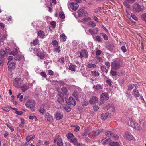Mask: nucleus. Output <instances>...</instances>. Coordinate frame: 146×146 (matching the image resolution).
<instances>
[{
    "instance_id": "nucleus-20",
    "label": "nucleus",
    "mask_w": 146,
    "mask_h": 146,
    "mask_svg": "<svg viewBox=\"0 0 146 146\" xmlns=\"http://www.w3.org/2000/svg\"><path fill=\"white\" fill-rule=\"evenodd\" d=\"M110 113H106L104 114H102L101 115V118L102 120L105 119L106 118L110 116Z\"/></svg>"
},
{
    "instance_id": "nucleus-39",
    "label": "nucleus",
    "mask_w": 146,
    "mask_h": 146,
    "mask_svg": "<svg viewBox=\"0 0 146 146\" xmlns=\"http://www.w3.org/2000/svg\"><path fill=\"white\" fill-rule=\"evenodd\" d=\"M70 142L74 144H76L78 142V141L76 138H74L73 139H71Z\"/></svg>"
},
{
    "instance_id": "nucleus-62",
    "label": "nucleus",
    "mask_w": 146,
    "mask_h": 146,
    "mask_svg": "<svg viewBox=\"0 0 146 146\" xmlns=\"http://www.w3.org/2000/svg\"><path fill=\"white\" fill-rule=\"evenodd\" d=\"M101 52H102L100 50H98L96 51V56H98L101 54Z\"/></svg>"
},
{
    "instance_id": "nucleus-33",
    "label": "nucleus",
    "mask_w": 146,
    "mask_h": 146,
    "mask_svg": "<svg viewBox=\"0 0 146 146\" xmlns=\"http://www.w3.org/2000/svg\"><path fill=\"white\" fill-rule=\"evenodd\" d=\"M87 66L90 68H94L96 67V65L95 64L89 63L88 64Z\"/></svg>"
},
{
    "instance_id": "nucleus-23",
    "label": "nucleus",
    "mask_w": 146,
    "mask_h": 146,
    "mask_svg": "<svg viewBox=\"0 0 146 146\" xmlns=\"http://www.w3.org/2000/svg\"><path fill=\"white\" fill-rule=\"evenodd\" d=\"M63 108L67 112H69L71 111V108L68 106L65 105L63 106Z\"/></svg>"
},
{
    "instance_id": "nucleus-14",
    "label": "nucleus",
    "mask_w": 146,
    "mask_h": 146,
    "mask_svg": "<svg viewBox=\"0 0 146 146\" xmlns=\"http://www.w3.org/2000/svg\"><path fill=\"white\" fill-rule=\"evenodd\" d=\"M45 53L43 52H38L37 53V56L41 59H43L44 58Z\"/></svg>"
},
{
    "instance_id": "nucleus-45",
    "label": "nucleus",
    "mask_w": 146,
    "mask_h": 146,
    "mask_svg": "<svg viewBox=\"0 0 146 146\" xmlns=\"http://www.w3.org/2000/svg\"><path fill=\"white\" fill-rule=\"evenodd\" d=\"M23 77L26 79H27L29 77V76L28 72L25 71L23 74Z\"/></svg>"
},
{
    "instance_id": "nucleus-34",
    "label": "nucleus",
    "mask_w": 146,
    "mask_h": 146,
    "mask_svg": "<svg viewBox=\"0 0 146 146\" xmlns=\"http://www.w3.org/2000/svg\"><path fill=\"white\" fill-rule=\"evenodd\" d=\"M91 74L92 76L94 77L98 76L99 75V73L98 72H96V71H91Z\"/></svg>"
},
{
    "instance_id": "nucleus-56",
    "label": "nucleus",
    "mask_w": 146,
    "mask_h": 146,
    "mask_svg": "<svg viewBox=\"0 0 146 146\" xmlns=\"http://www.w3.org/2000/svg\"><path fill=\"white\" fill-rule=\"evenodd\" d=\"M21 94H19L17 96V98H19V101H22V99H23V96L22 95H20Z\"/></svg>"
},
{
    "instance_id": "nucleus-16",
    "label": "nucleus",
    "mask_w": 146,
    "mask_h": 146,
    "mask_svg": "<svg viewBox=\"0 0 146 146\" xmlns=\"http://www.w3.org/2000/svg\"><path fill=\"white\" fill-rule=\"evenodd\" d=\"M103 88V86L101 85L98 84L96 85H94L93 87V88L94 89H96L97 90H99L102 89Z\"/></svg>"
},
{
    "instance_id": "nucleus-38",
    "label": "nucleus",
    "mask_w": 146,
    "mask_h": 146,
    "mask_svg": "<svg viewBox=\"0 0 146 146\" xmlns=\"http://www.w3.org/2000/svg\"><path fill=\"white\" fill-rule=\"evenodd\" d=\"M101 68L102 72L106 73H107L108 72V70H107L104 66H102L101 67Z\"/></svg>"
},
{
    "instance_id": "nucleus-49",
    "label": "nucleus",
    "mask_w": 146,
    "mask_h": 146,
    "mask_svg": "<svg viewBox=\"0 0 146 146\" xmlns=\"http://www.w3.org/2000/svg\"><path fill=\"white\" fill-rule=\"evenodd\" d=\"M102 131L103 129H100L95 131V136H97L100 132H102Z\"/></svg>"
},
{
    "instance_id": "nucleus-27",
    "label": "nucleus",
    "mask_w": 146,
    "mask_h": 146,
    "mask_svg": "<svg viewBox=\"0 0 146 146\" xmlns=\"http://www.w3.org/2000/svg\"><path fill=\"white\" fill-rule=\"evenodd\" d=\"M1 109L5 111L8 112L10 110V107L8 106H5L2 107Z\"/></svg>"
},
{
    "instance_id": "nucleus-46",
    "label": "nucleus",
    "mask_w": 146,
    "mask_h": 146,
    "mask_svg": "<svg viewBox=\"0 0 146 146\" xmlns=\"http://www.w3.org/2000/svg\"><path fill=\"white\" fill-rule=\"evenodd\" d=\"M111 105L109 104H107L104 106V110H108L111 107Z\"/></svg>"
},
{
    "instance_id": "nucleus-50",
    "label": "nucleus",
    "mask_w": 146,
    "mask_h": 146,
    "mask_svg": "<svg viewBox=\"0 0 146 146\" xmlns=\"http://www.w3.org/2000/svg\"><path fill=\"white\" fill-rule=\"evenodd\" d=\"M5 52L3 49H1L0 51V55L3 58L4 56Z\"/></svg>"
},
{
    "instance_id": "nucleus-40",
    "label": "nucleus",
    "mask_w": 146,
    "mask_h": 146,
    "mask_svg": "<svg viewBox=\"0 0 146 146\" xmlns=\"http://www.w3.org/2000/svg\"><path fill=\"white\" fill-rule=\"evenodd\" d=\"M90 131L89 129L85 130L83 134V136H86L88 135L90 133Z\"/></svg>"
},
{
    "instance_id": "nucleus-6",
    "label": "nucleus",
    "mask_w": 146,
    "mask_h": 146,
    "mask_svg": "<svg viewBox=\"0 0 146 146\" xmlns=\"http://www.w3.org/2000/svg\"><path fill=\"white\" fill-rule=\"evenodd\" d=\"M120 63L118 61H115L113 62L111 65V70H117L120 67Z\"/></svg>"
},
{
    "instance_id": "nucleus-17",
    "label": "nucleus",
    "mask_w": 146,
    "mask_h": 146,
    "mask_svg": "<svg viewBox=\"0 0 146 146\" xmlns=\"http://www.w3.org/2000/svg\"><path fill=\"white\" fill-rule=\"evenodd\" d=\"M23 56L21 54H19L17 56H14V59L16 61H19L21 60L22 59L24 58Z\"/></svg>"
},
{
    "instance_id": "nucleus-11",
    "label": "nucleus",
    "mask_w": 146,
    "mask_h": 146,
    "mask_svg": "<svg viewBox=\"0 0 146 146\" xmlns=\"http://www.w3.org/2000/svg\"><path fill=\"white\" fill-rule=\"evenodd\" d=\"M98 100V99L97 97L96 96H93L90 99L89 102L91 104H92L97 102Z\"/></svg>"
},
{
    "instance_id": "nucleus-36",
    "label": "nucleus",
    "mask_w": 146,
    "mask_h": 146,
    "mask_svg": "<svg viewBox=\"0 0 146 146\" xmlns=\"http://www.w3.org/2000/svg\"><path fill=\"white\" fill-rule=\"evenodd\" d=\"M105 134L108 137H112L113 136V133L110 131H106Z\"/></svg>"
},
{
    "instance_id": "nucleus-54",
    "label": "nucleus",
    "mask_w": 146,
    "mask_h": 146,
    "mask_svg": "<svg viewBox=\"0 0 146 146\" xmlns=\"http://www.w3.org/2000/svg\"><path fill=\"white\" fill-rule=\"evenodd\" d=\"M90 19H91L89 17H88V18L86 17V18H85L84 19H82L81 21L82 22H85L88 21V20H90Z\"/></svg>"
},
{
    "instance_id": "nucleus-29",
    "label": "nucleus",
    "mask_w": 146,
    "mask_h": 146,
    "mask_svg": "<svg viewBox=\"0 0 146 146\" xmlns=\"http://www.w3.org/2000/svg\"><path fill=\"white\" fill-rule=\"evenodd\" d=\"M60 39L63 42L65 41L66 39V37L64 34H62L60 36Z\"/></svg>"
},
{
    "instance_id": "nucleus-51",
    "label": "nucleus",
    "mask_w": 146,
    "mask_h": 146,
    "mask_svg": "<svg viewBox=\"0 0 146 146\" xmlns=\"http://www.w3.org/2000/svg\"><path fill=\"white\" fill-rule=\"evenodd\" d=\"M110 73L112 76H115L117 75V73L116 71H114L111 69L110 72Z\"/></svg>"
},
{
    "instance_id": "nucleus-26",
    "label": "nucleus",
    "mask_w": 146,
    "mask_h": 146,
    "mask_svg": "<svg viewBox=\"0 0 146 146\" xmlns=\"http://www.w3.org/2000/svg\"><path fill=\"white\" fill-rule=\"evenodd\" d=\"M18 53V51L17 49L16 48H15L11 51L10 54L15 56Z\"/></svg>"
},
{
    "instance_id": "nucleus-8",
    "label": "nucleus",
    "mask_w": 146,
    "mask_h": 146,
    "mask_svg": "<svg viewBox=\"0 0 146 146\" xmlns=\"http://www.w3.org/2000/svg\"><path fill=\"white\" fill-rule=\"evenodd\" d=\"M65 101L66 103L69 105H72L75 106L76 104L75 100L72 97H69V99L67 98H65Z\"/></svg>"
},
{
    "instance_id": "nucleus-60",
    "label": "nucleus",
    "mask_w": 146,
    "mask_h": 146,
    "mask_svg": "<svg viewBox=\"0 0 146 146\" xmlns=\"http://www.w3.org/2000/svg\"><path fill=\"white\" fill-rule=\"evenodd\" d=\"M131 17L135 20L137 21L138 20L137 17L134 14L131 13Z\"/></svg>"
},
{
    "instance_id": "nucleus-31",
    "label": "nucleus",
    "mask_w": 146,
    "mask_h": 146,
    "mask_svg": "<svg viewBox=\"0 0 146 146\" xmlns=\"http://www.w3.org/2000/svg\"><path fill=\"white\" fill-rule=\"evenodd\" d=\"M64 97H59L58 98L57 101L60 104H62L64 102Z\"/></svg>"
},
{
    "instance_id": "nucleus-47",
    "label": "nucleus",
    "mask_w": 146,
    "mask_h": 146,
    "mask_svg": "<svg viewBox=\"0 0 146 146\" xmlns=\"http://www.w3.org/2000/svg\"><path fill=\"white\" fill-rule=\"evenodd\" d=\"M59 16L62 19H64L65 17V16L63 12L60 11L59 13Z\"/></svg>"
},
{
    "instance_id": "nucleus-3",
    "label": "nucleus",
    "mask_w": 146,
    "mask_h": 146,
    "mask_svg": "<svg viewBox=\"0 0 146 146\" xmlns=\"http://www.w3.org/2000/svg\"><path fill=\"white\" fill-rule=\"evenodd\" d=\"M35 102L34 100H30L27 102L25 103V105L27 107L32 108L31 111H35V109H33L35 106Z\"/></svg>"
},
{
    "instance_id": "nucleus-24",
    "label": "nucleus",
    "mask_w": 146,
    "mask_h": 146,
    "mask_svg": "<svg viewBox=\"0 0 146 146\" xmlns=\"http://www.w3.org/2000/svg\"><path fill=\"white\" fill-rule=\"evenodd\" d=\"M134 92L133 95L135 97H139L140 96L139 92L136 89H134L133 90Z\"/></svg>"
},
{
    "instance_id": "nucleus-25",
    "label": "nucleus",
    "mask_w": 146,
    "mask_h": 146,
    "mask_svg": "<svg viewBox=\"0 0 146 146\" xmlns=\"http://www.w3.org/2000/svg\"><path fill=\"white\" fill-rule=\"evenodd\" d=\"M106 48L110 51H112L114 48V46L113 44H110L106 46Z\"/></svg>"
},
{
    "instance_id": "nucleus-59",
    "label": "nucleus",
    "mask_w": 146,
    "mask_h": 146,
    "mask_svg": "<svg viewBox=\"0 0 146 146\" xmlns=\"http://www.w3.org/2000/svg\"><path fill=\"white\" fill-rule=\"evenodd\" d=\"M105 65L106 66L107 68H109L110 66V63L109 62H106L105 63Z\"/></svg>"
},
{
    "instance_id": "nucleus-4",
    "label": "nucleus",
    "mask_w": 146,
    "mask_h": 146,
    "mask_svg": "<svg viewBox=\"0 0 146 146\" xmlns=\"http://www.w3.org/2000/svg\"><path fill=\"white\" fill-rule=\"evenodd\" d=\"M57 142V144L58 146H63V143L62 140L59 135L55 136L54 137V142Z\"/></svg>"
},
{
    "instance_id": "nucleus-30",
    "label": "nucleus",
    "mask_w": 146,
    "mask_h": 146,
    "mask_svg": "<svg viewBox=\"0 0 146 146\" xmlns=\"http://www.w3.org/2000/svg\"><path fill=\"white\" fill-rule=\"evenodd\" d=\"M61 90L65 95H68L69 94L68 91L66 87H63L61 88Z\"/></svg>"
},
{
    "instance_id": "nucleus-44",
    "label": "nucleus",
    "mask_w": 146,
    "mask_h": 146,
    "mask_svg": "<svg viewBox=\"0 0 146 146\" xmlns=\"http://www.w3.org/2000/svg\"><path fill=\"white\" fill-rule=\"evenodd\" d=\"M51 44L54 47H57L58 46V43L56 40H53Z\"/></svg>"
},
{
    "instance_id": "nucleus-64",
    "label": "nucleus",
    "mask_w": 146,
    "mask_h": 146,
    "mask_svg": "<svg viewBox=\"0 0 146 146\" xmlns=\"http://www.w3.org/2000/svg\"><path fill=\"white\" fill-rule=\"evenodd\" d=\"M56 47V48L54 49V51H55L56 52H60V50H59V48H60V47L59 46V47Z\"/></svg>"
},
{
    "instance_id": "nucleus-48",
    "label": "nucleus",
    "mask_w": 146,
    "mask_h": 146,
    "mask_svg": "<svg viewBox=\"0 0 146 146\" xmlns=\"http://www.w3.org/2000/svg\"><path fill=\"white\" fill-rule=\"evenodd\" d=\"M110 145L112 146H119V143L116 142H113L110 144Z\"/></svg>"
},
{
    "instance_id": "nucleus-58",
    "label": "nucleus",
    "mask_w": 146,
    "mask_h": 146,
    "mask_svg": "<svg viewBox=\"0 0 146 146\" xmlns=\"http://www.w3.org/2000/svg\"><path fill=\"white\" fill-rule=\"evenodd\" d=\"M31 46L32 47L33 46H35L36 44V39H35L33 42H31Z\"/></svg>"
},
{
    "instance_id": "nucleus-19",
    "label": "nucleus",
    "mask_w": 146,
    "mask_h": 146,
    "mask_svg": "<svg viewBox=\"0 0 146 146\" xmlns=\"http://www.w3.org/2000/svg\"><path fill=\"white\" fill-rule=\"evenodd\" d=\"M124 137L127 139H132L133 136L129 133L127 132L125 133Z\"/></svg>"
},
{
    "instance_id": "nucleus-2",
    "label": "nucleus",
    "mask_w": 146,
    "mask_h": 146,
    "mask_svg": "<svg viewBox=\"0 0 146 146\" xmlns=\"http://www.w3.org/2000/svg\"><path fill=\"white\" fill-rule=\"evenodd\" d=\"M77 55L78 57L81 58L84 57L86 58L88 57V53L86 50L83 49L80 52H78L77 53Z\"/></svg>"
},
{
    "instance_id": "nucleus-41",
    "label": "nucleus",
    "mask_w": 146,
    "mask_h": 146,
    "mask_svg": "<svg viewBox=\"0 0 146 146\" xmlns=\"http://www.w3.org/2000/svg\"><path fill=\"white\" fill-rule=\"evenodd\" d=\"M88 25L91 27H93L96 26V24L94 22L90 21L89 22Z\"/></svg>"
},
{
    "instance_id": "nucleus-1",
    "label": "nucleus",
    "mask_w": 146,
    "mask_h": 146,
    "mask_svg": "<svg viewBox=\"0 0 146 146\" xmlns=\"http://www.w3.org/2000/svg\"><path fill=\"white\" fill-rule=\"evenodd\" d=\"M129 122H128V125L129 126H131L137 131H140L141 130V127L136 122L133 121V124L131 122L132 121V118H129Z\"/></svg>"
},
{
    "instance_id": "nucleus-35",
    "label": "nucleus",
    "mask_w": 146,
    "mask_h": 146,
    "mask_svg": "<svg viewBox=\"0 0 146 146\" xmlns=\"http://www.w3.org/2000/svg\"><path fill=\"white\" fill-rule=\"evenodd\" d=\"M84 9H81L78 11V15L79 17H81L83 15V12Z\"/></svg>"
},
{
    "instance_id": "nucleus-28",
    "label": "nucleus",
    "mask_w": 146,
    "mask_h": 146,
    "mask_svg": "<svg viewBox=\"0 0 146 146\" xmlns=\"http://www.w3.org/2000/svg\"><path fill=\"white\" fill-rule=\"evenodd\" d=\"M76 67V65H71L69 66V69L72 71H75Z\"/></svg>"
},
{
    "instance_id": "nucleus-32",
    "label": "nucleus",
    "mask_w": 146,
    "mask_h": 146,
    "mask_svg": "<svg viewBox=\"0 0 146 146\" xmlns=\"http://www.w3.org/2000/svg\"><path fill=\"white\" fill-rule=\"evenodd\" d=\"M29 87L26 85H23L21 87V90L23 92H24L27 90L28 88Z\"/></svg>"
},
{
    "instance_id": "nucleus-13",
    "label": "nucleus",
    "mask_w": 146,
    "mask_h": 146,
    "mask_svg": "<svg viewBox=\"0 0 146 146\" xmlns=\"http://www.w3.org/2000/svg\"><path fill=\"white\" fill-rule=\"evenodd\" d=\"M98 31V30L97 28L92 29H89V32L92 35L97 34Z\"/></svg>"
},
{
    "instance_id": "nucleus-22",
    "label": "nucleus",
    "mask_w": 146,
    "mask_h": 146,
    "mask_svg": "<svg viewBox=\"0 0 146 146\" xmlns=\"http://www.w3.org/2000/svg\"><path fill=\"white\" fill-rule=\"evenodd\" d=\"M39 111L42 114H44L46 112V110L44 106H42L39 109Z\"/></svg>"
},
{
    "instance_id": "nucleus-42",
    "label": "nucleus",
    "mask_w": 146,
    "mask_h": 146,
    "mask_svg": "<svg viewBox=\"0 0 146 146\" xmlns=\"http://www.w3.org/2000/svg\"><path fill=\"white\" fill-rule=\"evenodd\" d=\"M79 93L76 91L74 92L72 94V95L75 97L76 99L78 98Z\"/></svg>"
},
{
    "instance_id": "nucleus-5",
    "label": "nucleus",
    "mask_w": 146,
    "mask_h": 146,
    "mask_svg": "<svg viewBox=\"0 0 146 146\" xmlns=\"http://www.w3.org/2000/svg\"><path fill=\"white\" fill-rule=\"evenodd\" d=\"M144 7L141 6L138 4H134L133 5V11L135 12H139L143 10Z\"/></svg>"
},
{
    "instance_id": "nucleus-9",
    "label": "nucleus",
    "mask_w": 146,
    "mask_h": 146,
    "mask_svg": "<svg viewBox=\"0 0 146 146\" xmlns=\"http://www.w3.org/2000/svg\"><path fill=\"white\" fill-rule=\"evenodd\" d=\"M100 98L101 100H107L109 98V95L107 93H102L101 94Z\"/></svg>"
},
{
    "instance_id": "nucleus-57",
    "label": "nucleus",
    "mask_w": 146,
    "mask_h": 146,
    "mask_svg": "<svg viewBox=\"0 0 146 146\" xmlns=\"http://www.w3.org/2000/svg\"><path fill=\"white\" fill-rule=\"evenodd\" d=\"M95 58L97 59L100 62H102V58L99 56H95Z\"/></svg>"
},
{
    "instance_id": "nucleus-53",
    "label": "nucleus",
    "mask_w": 146,
    "mask_h": 146,
    "mask_svg": "<svg viewBox=\"0 0 146 146\" xmlns=\"http://www.w3.org/2000/svg\"><path fill=\"white\" fill-rule=\"evenodd\" d=\"M141 17L143 19V20L145 22H146V13L143 14L141 15Z\"/></svg>"
},
{
    "instance_id": "nucleus-18",
    "label": "nucleus",
    "mask_w": 146,
    "mask_h": 146,
    "mask_svg": "<svg viewBox=\"0 0 146 146\" xmlns=\"http://www.w3.org/2000/svg\"><path fill=\"white\" fill-rule=\"evenodd\" d=\"M63 115L60 113L56 112L55 114V118L57 120H59L63 117Z\"/></svg>"
},
{
    "instance_id": "nucleus-21",
    "label": "nucleus",
    "mask_w": 146,
    "mask_h": 146,
    "mask_svg": "<svg viewBox=\"0 0 146 146\" xmlns=\"http://www.w3.org/2000/svg\"><path fill=\"white\" fill-rule=\"evenodd\" d=\"M45 33L42 31L40 30L38 31V36L41 38H43L45 36Z\"/></svg>"
},
{
    "instance_id": "nucleus-37",
    "label": "nucleus",
    "mask_w": 146,
    "mask_h": 146,
    "mask_svg": "<svg viewBox=\"0 0 146 146\" xmlns=\"http://www.w3.org/2000/svg\"><path fill=\"white\" fill-rule=\"evenodd\" d=\"M34 137L35 136L34 135L29 136L27 137L26 141L27 142H28L31 139L34 138Z\"/></svg>"
},
{
    "instance_id": "nucleus-55",
    "label": "nucleus",
    "mask_w": 146,
    "mask_h": 146,
    "mask_svg": "<svg viewBox=\"0 0 146 146\" xmlns=\"http://www.w3.org/2000/svg\"><path fill=\"white\" fill-rule=\"evenodd\" d=\"M101 35L104 38L105 40H107L108 39V37L106 34L103 33H102Z\"/></svg>"
},
{
    "instance_id": "nucleus-7",
    "label": "nucleus",
    "mask_w": 146,
    "mask_h": 146,
    "mask_svg": "<svg viewBox=\"0 0 146 146\" xmlns=\"http://www.w3.org/2000/svg\"><path fill=\"white\" fill-rule=\"evenodd\" d=\"M23 81L21 78H16L13 80V84L15 87H19L23 83Z\"/></svg>"
},
{
    "instance_id": "nucleus-43",
    "label": "nucleus",
    "mask_w": 146,
    "mask_h": 146,
    "mask_svg": "<svg viewBox=\"0 0 146 146\" xmlns=\"http://www.w3.org/2000/svg\"><path fill=\"white\" fill-rule=\"evenodd\" d=\"M67 138L69 139H71L73 138L74 136L73 134L71 133H70L67 135Z\"/></svg>"
},
{
    "instance_id": "nucleus-10",
    "label": "nucleus",
    "mask_w": 146,
    "mask_h": 146,
    "mask_svg": "<svg viewBox=\"0 0 146 146\" xmlns=\"http://www.w3.org/2000/svg\"><path fill=\"white\" fill-rule=\"evenodd\" d=\"M69 6L73 10H76L79 7L78 5L76 3L71 2L70 3Z\"/></svg>"
},
{
    "instance_id": "nucleus-15",
    "label": "nucleus",
    "mask_w": 146,
    "mask_h": 146,
    "mask_svg": "<svg viewBox=\"0 0 146 146\" xmlns=\"http://www.w3.org/2000/svg\"><path fill=\"white\" fill-rule=\"evenodd\" d=\"M15 62H12L9 64L8 67V70L11 71L12 69H14L16 65Z\"/></svg>"
},
{
    "instance_id": "nucleus-52",
    "label": "nucleus",
    "mask_w": 146,
    "mask_h": 146,
    "mask_svg": "<svg viewBox=\"0 0 146 146\" xmlns=\"http://www.w3.org/2000/svg\"><path fill=\"white\" fill-rule=\"evenodd\" d=\"M121 49L123 53H125L127 51V49L124 46H122L121 47Z\"/></svg>"
},
{
    "instance_id": "nucleus-63",
    "label": "nucleus",
    "mask_w": 146,
    "mask_h": 146,
    "mask_svg": "<svg viewBox=\"0 0 146 146\" xmlns=\"http://www.w3.org/2000/svg\"><path fill=\"white\" fill-rule=\"evenodd\" d=\"M41 75L43 77H46L47 76V75L46 73L44 72H42L40 73Z\"/></svg>"
},
{
    "instance_id": "nucleus-12",
    "label": "nucleus",
    "mask_w": 146,
    "mask_h": 146,
    "mask_svg": "<svg viewBox=\"0 0 146 146\" xmlns=\"http://www.w3.org/2000/svg\"><path fill=\"white\" fill-rule=\"evenodd\" d=\"M45 117L48 121H53V117L49 113H46L45 115Z\"/></svg>"
},
{
    "instance_id": "nucleus-61",
    "label": "nucleus",
    "mask_w": 146,
    "mask_h": 146,
    "mask_svg": "<svg viewBox=\"0 0 146 146\" xmlns=\"http://www.w3.org/2000/svg\"><path fill=\"white\" fill-rule=\"evenodd\" d=\"M96 40L100 42L102 41V39L99 36H97L96 37Z\"/></svg>"
}]
</instances>
